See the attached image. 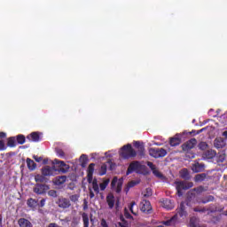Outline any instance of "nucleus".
I'll use <instances>...</instances> for the list:
<instances>
[{
    "instance_id": "obj_1",
    "label": "nucleus",
    "mask_w": 227,
    "mask_h": 227,
    "mask_svg": "<svg viewBox=\"0 0 227 227\" xmlns=\"http://www.w3.org/2000/svg\"><path fill=\"white\" fill-rule=\"evenodd\" d=\"M197 144L198 140H196V138H192L181 145V148L183 152L185 153V157L187 159H194V157H196L194 153H192L191 151L196 146Z\"/></svg>"
},
{
    "instance_id": "obj_2",
    "label": "nucleus",
    "mask_w": 227,
    "mask_h": 227,
    "mask_svg": "<svg viewBox=\"0 0 227 227\" xmlns=\"http://www.w3.org/2000/svg\"><path fill=\"white\" fill-rule=\"evenodd\" d=\"M120 155L122 159H132L137 155V153L132 148V145L127 144L121 148Z\"/></svg>"
},
{
    "instance_id": "obj_3",
    "label": "nucleus",
    "mask_w": 227,
    "mask_h": 227,
    "mask_svg": "<svg viewBox=\"0 0 227 227\" xmlns=\"http://www.w3.org/2000/svg\"><path fill=\"white\" fill-rule=\"evenodd\" d=\"M176 189L177 191V196L181 198V196H184L183 191H187L192 187V183H187L184 181H176Z\"/></svg>"
},
{
    "instance_id": "obj_4",
    "label": "nucleus",
    "mask_w": 227,
    "mask_h": 227,
    "mask_svg": "<svg viewBox=\"0 0 227 227\" xmlns=\"http://www.w3.org/2000/svg\"><path fill=\"white\" fill-rule=\"evenodd\" d=\"M149 155L154 159H160L168 155V151L164 148H151L149 149Z\"/></svg>"
},
{
    "instance_id": "obj_5",
    "label": "nucleus",
    "mask_w": 227,
    "mask_h": 227,
    "mask_svg": "<svg viewBox=\"0 0 227 227\" xmlns=\"http://www.w3.org/2000/svg\"><path fill=\"white\" fill-rule=\"evenodd\" d=\"M49 189V185L45 184H35V187L33 188V191L35 194L42 196L43 194H45V192H47Z\"/></svg>"
},
{
    "instance_id": "obj_6",
    "label": "nucleus",
    "mask_w": 227,
    "mask_h": 227,
    "mask_svg": "<svg viewBox=\"0 0 227 227\" xmlns=\"http://www.w3.org/2000/svg\"><path fill=\"white\" fill-rule=\"evenodd\" d=\"M140 210L143 212V214H152V203H150V200H144L140 203Z\"/></svg>"
},
{
    "instance_id": "obj_7",
    "label": "nucleus",
    "mask_w": 227,
    "mask_h": 227,
    "mask_svg": "<svg viewBox=\"0 0 227 227\" xmlns=\"http://www.w3.org/2000/svg\"><path fill=\"white\" fill-rule=\"evenodd\" d=\"M141 163L139 161H132L126 171V175H131L134 171L137 172L141 169Z\"/></svg>"
},
{
    "instance_id": "obj_8",
    "label": "nucleus",
    "mask_w": 227,
    "mask_h": 227,
    "mask_svg": "<svg viewBox=\"0 0 227 227\" xmlns=\"http://www.w3.org/2000/svg\"><path fill=\"white\" fill-rule=\"evenodd\" d=\"M58 207L59 208H70L72 207V203L70 202V200L65 197L59 198L57 201Z\"/></svg>"
},
{
    "instance_id": "obj_9",
    "label": "nucleus",
    "mask_w": 227,
    "mask_h": 227,
    "mask_svg": "<svg viewBox=\"0 0 227 227\" xmlns=\"http://www.w3.org/2000/svg\"><path fill=\"white\" fill-rule=\"evenodd\" d=\"M52 162H53V164H56L59 168H60V171L62 173H67L68 169H70V166L67 165V163H65V161H63V160H59L58 159H55V160H53Z\"/></svg>"
},
{
    "instance_id": "obj_10",
    "label": "nucleus",
    "mask_w": 227,
    "mask_h": 227,
    "mask_svg": "<svg viewBox=\"0 0 227 227\" xmlns=\"http://www.w3.org/2000/svg\"><path fill=\"white\" fill-rule=\"evenodd\" d=\"M217 153L214 150H207L204 153H202V159L204 160H210L214 159V157H216Z\"/></svg>"
},
{
    "instance_id": "obj_11",
    "label": "nucleus",
    "mask_w": 227,
    "mask_h": 227,
    "mask_svg": "<svg viewBox=\"0 0 227 227\" xmlns=\"http://www.w3.org/2000/svg\"><path fill=\"white\" fill-rule=\"evenodd\" d=\"M177 215L179 217H187V210L185 207V202H181L179 208H177Z\"/></svg>"
},
{
    "instance_id": "obj_12",
    "label": "nucleus",
    "mask_w": 227,
    "mask_h": 227,
    "mask_svg": "<svg viewBox=\"0 0 227 227\" xmlns=\"http://www.w3.org/2000/svg\"><path fill=\"white\" fill-rule=\"evenodd\" d=\"M214 146L217 150L224 148V146H226V142L223 139V137H217L214 141Z\"/></svg>"
},
{
    "instance_id": "obj_13",
    "label": "nucleus",
    "mask_w": 227,
    "mask_h": 227,
    "mask_svg": "<svg viewBox=\"0 0 227 227\" xmlns=\"http://www.w3.org/2000/svg\"><path fill=\"white\" fill-rule=\"evenodd\" d=\"M135 148H137L139 157H145V145L141 142L137 141L134 143Z\"/></svg>"
},
{
    "instance_id": "obj_14",
    "label": "nucleus",
    "mask_w": 227,
    "mask_h": 227,
    "mask_svg": "<svg viewBox=\"0 0 227 227\" xmlns=\"http://www.w3.org/2000/svg\"><path fill=\"white\" fill-rule=\"evenodd\" d=\"M162 207L163 208H166L167 210H173L175 208V205L169 199H164L162 201Z\"/></svg>"
},
{
    "instance_id": "obj_15",
    "label": "nucleus",
    "mask_w": 227,
    "mask_h": 227,
    "mask_svg": "<svg viewBox=\"0 0 227 227\" xmlns=\"http://www.w3.org/2000/svg\"><path fill=\"white\" fill-rule=\"evenodd\" d=\"M27 139L33 141L34 143H38L40 141V133L35 131L27 136Z\"/></svg>"
},
{
    "instance_id": "obj_16",
    "label": "nucleus",
    "mask_w": 227,
    "mask_h": 227,
    "mask_svg": "<svg viewBox=\"0 0 227 227\" xmlns=\"http://www.w3.org/2000/svg\"><path fill=\"white\" fill-rule=\"evenodd\" d=\"M54 171H56V169H54V168L46 166L43 168H42V175L43 176H51L54 174Z\"/></svg>"
},
{
    "instance_id": "obj_17",
    "label": "nucleus",
    "mask_w": 227,
    "mask_h": 227,
    "mask_svg": "<svg viewBox=\"0 0 227 227\" xmlns=\"http://www.w3.org/2000/svg\"><path fill=\"white\" fill-rule=\"evenodd\" d=\"M67 182V176H58L53 179L54 185H63Z\"/></svg>"
},
{
    "instance_id": "obj_18",
    "label": "nucleus",
    "mask_w": 227,
    "mask_h": 227,
    "mask_svg": "<svg viewBox=\"0 0 227 227\" xmlns=\"http://www.w3.org/2000/svg\"><path fill=\"white\" fill-rule=\"evenodd\" d=\"M18 224L20 227H33V223L26 218H20L18 220Z\"/></svg>"
},
{
    "instance_id": "obj_19",
    "label": "nucleus",
    "mask_w": 227,
    "mask_h": 227,
    "mask_svg": "<svg viewBox=\"0 0 227 227\" xmlns=\"http://www.w3.org/2000/svg\"><path fill=\"white\" fill-rule=\"evenodd\" d=\"M182 143V139L178 137V134L171 137L169 140L170 146H178Z\"/></svg>"
},
{
    "instance_id": "obj_20",
    "label": "nucleus",
    "mask_w": 227,
    "mask_h": 227,
    "mask_svg": "<svg viewBox=\"0 0 227 227\" xmlns=\"http://www.w3.org/2000/svg\"><path fill=\"white\" fill-rule=\"evenodd\" d=\"M192 169L193 173H200V171H203L205 169V165L201 163H195L192 166Z\"/></svg>"
},
{
    "instance_id": "obj_21",
    "label": "nucleus",
    "mask_w": 227,
    "mask_h": 227,
    "mask_svg": "<svg viewBox=\"0 0 227 227\" xmlns=\"http://www.w3.org/2000/svg\"><path fill=\"white\" fill-rule=\"evenodd\" d=\"M141 183V181L139 180H132V181H129L127 184V187L125 189L126 192H129V191L130 189H132V187H136V185H139V184Z\"/></svg>"
},
{
    "instance_id": "obj_22",
    "label": "nucleus",
    "mask_w": 227,
    "mask_h": 227,
    "mask_svg": "<svg viewBox=\"0 0 227 227\" xmlns=\"http://www.w3.org/2000/svg\"><path fill=\"white\" fill-rule=\"evenodd\" d=\"M27 205L30 208H36V207H38V200H36L33 198H30L27 200Z\"/></svg>"
},
{
    "instance_id": "obj_23",
    "label": "nucleus",
    "mask_w": 227,
    "mask_h": 227,
    "mask_svg": "<svg viewBox=\"0 0 227 227\" xmlns=\"http://www.w3.org/2000/svg\"><path fill=\"white\" fill-rule=\"evenodd\" d=\"M215 160H216L217 164H223V162H224V160H226V153H221L217 154L215 157Z\"/></svg>"
},
{
    "instance_id": "obj_24",
    "label": "nucleus",
    "mask_w": 227,
    "mask_h": 227,
    "mask_svg": "<svg viewBox=\"0 0 227 227\" xmlns=\"http://www.w3.org/2000/svg\"><path fill=\"white\" fill-rule=\"evenodd\" d=\"M27 166L30 171L36 169V163H35V160H31L30 158L27 159Z\"/></svg>"
},
{
    "instance_id": "obj_25",
    "label": "nucleus",
    "mask_w": 227,
    "mask_h": 227,
    "mask_svg": "<svg viewBox=\"0 0 227 227\" xmlns=\"http://www.w3.org/2000/svg\"><path fill=\"white\" fill-rule=\"evenodd\" d=\"M106 203L109 208H114V195L106 196Z\"/></svg>"
},
{
    "instance_id": "obj_26",
    "label": "nucleus",
    "mask_w": 227,
    "mask_h": 227,
    "mask_svg": "<svg viewBox=\"0 0 227 227\" xmlns=\"http://www.w3.org/2000/svg\"><path fill=\"white\" fill-rule=\"evenodd\" d=\"M180 176H181V178H184V180H189V178H191V175L189 174V170L187 168H183L180 171Z\"/></svg>"
},
{
    "instance_id": "obj_27",
    "label": "nucleus",
    "mask_w": 227,
    "mask_h": 227,
    "mask_svg": "<svg viewBox=\"0 0 227 227\" xmlns=\"http://www.w3.org/2000/svg\"><path fill=\"white\" fill-rule=\"evenodd\" d=\"M207 178V174L201 173V174H197L194 176V182L200 183V182H204V180Z\"/></svg>"
},
{
    "instance_id": "obj_28",
    "label": "nucleus",
    "mask_w": 227,
    "mask_h": 227,
    "mask_svg": "<svg viewBox=\"0 0 227 227\" xmlns=\"http://www.w3.org/2000/svg\"><path fill=\"white\" fill-rule=\"evenodd\" d=\"M15 137H10L7 140V146L10 148H15L17 146Z\"/></svg>"
},
{
    "instance_id": "obj_29",
    "label": "nucleus",
    "mask_w": 227,
    "mask_h": 227,
    "mask_svg": "<svg viewBox=\"0 0 227 227\" xmlns=\"http://www.w3.org/2000/svg\"><path fill=\"white\" fill-rule=\"evenodd\" d=\"M214 200H215V198H214V196L209 195L207 197L202 198L199 203H203V205H206V203H210V201H214Z\"/></svg>"
},
{
    "instance_id": "obj_30",
    "label": "nucleus",
    "mask_w": 227,
    "mask_h": 227,
    "mask_svg": "<svg viewBox=\"0 0 227 227\" xmlns=\"http://www.w3.org/2000/svg\"><path fill=\"white\" fill-rule=\"evenodd\" d=\"M92 189L96 194H99L100 192V188L98 187V181L97 178H94L92 181Z\"/></svg>"
},
{
    "instance_id": "obj_31",
    "label": "nucleus",
    "mask_w": 227,
    "mask_h": 227,
    "mask_svg": "<svg viewBox=\"0 0 227 227\" xmlns=\"http://www.w3.org/2000/svg\"><path fill=\"white\" fill-rule=\"evenodd\" d=\"M80 162H81L82 168H86V164H88V155L82 154L80 157Z\"/></svg>"
},
{
    "instance_id": "obj_32",
    "label": "nucleus",
    "mask_w": 227,
    "mask_h": 227,
    "mask_svg": "<svg viewBox=\"0 0 227 227\" xmlns=\"http://www.w3.org/2000/svg\"><path fill=\"white\" fill-rule=\"evenodd\" d=\"M82 217L83 221V227H90V217L88 216V214L82 213Z\"/></svg>"
},
{
    "instance_id": "obj_33",
    "label": "nucleus",
    "mask_w": 227,
    "mask_h": 227,
    "mask_svg": "<svg viewBox=\"0 0 227 227\" xmlns=\"http://www.w3.org/2000/svg\"><path fill=\"white\" fill-rule=\"evenodd\" d=\"M15 139L18 145H24L26 143V137L24 135H18Z\"/></svg>"
},
{
    "instance_id": "obj_34",
    "label": "nucleus",
    "mask_w": 227,
    "mask_h": 227,
    "mask_svg": "<svg viewBox=\"0 0 227 227\" xmlns=\"http://www.w3.org/2000/svg\"><path fill=\"white\" fill-rule=\"evenodd\" d=\"M107 173V164L103 163L99 170V176H104Z\"/></svg>"
},
{
    "instance_id": "obj_35",
    "label": "nucleus",
    "mask_w": 227,
    "mask_h": 227,
    "mask_svg": "<svg viewBox=\"0 0 227 227\" xmlns=\"http://www.w3.org/2000/svg\"><path fill=\"white\" fill-rule=\"evenodd\" d=\"M175 221H176V218L174 216V217L170 218L169 220L163 221L161 223L165 226H172V224H175Z\"/></svg>"
},
{
    "instance_id": "obj_36",
    "label": "nucleus",
    "mask_w": 227,
    "mask_h": 227,
    "mask_svg": "<svg viewBox=\"0 0 227 227\" xmlns=\"http://www.w3.org/2000/svg\"><path fill=\"white\" fill-rule=\"evenodd\" d=\"M55 152L57 153V156L59 157L60 159L66 158V154H65V152L63 151V149L56 148Z\"/></svg>"
},
{
    "instance_id": "obj_37",
    "label": "nucleus",
    "mask_w": 227,
    "mask_h": 227,
    "mask_svg": "<svg viewBox=\"0 0 227 227\" xmlns=\"http://www.w3.org/2000/svg\"><path fill=\"white\" fill-rule=\"evenodd\" d=\"M95 173V163H90L87 169V175H93Z\"/></svg>"
},
{
    "instance_id": "obj_38",
    "label": "nucleus",
    "mask_w": 227,
    "mask_h": 227,
    "mask_svg": "<svg viewBox=\"0 0 227 227\" xmlns=\"http://www.w3.org/2000/svg\"><path fill=\"white\" fill-rule=\"evenodd\" d=\"M107 185H109V179L105 180L103 183L99 184L100 191H106Z\"/></svg>"
},
{
    "instance_id": "obj_39",
    "label": "nucleus",
    "mask_w": 227,
    "mask_h": 227,
    "mask_svg": "<svg viewBox=\"0 0 227 227\" xmlns=\"http://www.w3.org/2000/svg\"><path fill=\"white\" fill-rule=\"evenodd\" d=\"M79 198H81V195H79V194H74V195L69 196V200L73 203H77L79 201Z\"/></svg>"
},
{
    "instance_id": "obj_40",
    "label": "nucleus",
    "mask_w": 227,
    "mask_h": 227,
    "mask_svg": "<svg viewBox=\"0 0 227 227\" xmlns=\"http://www.w3.org/2000/svg\"><path fill=\"white\" fill-rule=\"evenodd\" d=\"M198 226V219L196 217H192L190 219V227H197Z\"/></svg>"
},
{
    "instance_id": "obj_41",
    "label": "nucleus",
    "mask_w": 227,
    "mask_h": 227,
    "mask_svg": "<svg viewBox=\"0 0 227 227\" xmlns=\"http://www.w3.org/2000/svg\"><path fill=\"white\" fill-rule=\"evenodd\" d=\"M198 146L200 150H207L208 144H207V142H200Z\"/></svg>"
},
{
    "instance_id": "obj_42",
    "label": "nucleus",
    "mask_w": 227,
    "mask_h": 227,
    "mask_svg": "<svg viewBox=\"0 0 227 227\" xmlns=\"http://www.w3.org/2000/svg\"><path fill=\"white\" fill-rule=\"evenodd\" d=\"M153 194V192L152 191V188H146L145 189V193H144L145 198H150Z\"/></svg>"
},
{
    "instance_id": "obj_43",
    "label": "nucleus",
    "mask_w": 227,
    "mask_h": 227,
    "mask_svg": "<svg viewBox=\"0 0 227 227\" xmlns=\"http://www.w3.org/2000/svg\"><path fill=\"white\" fill-rule=\"evenodd\" d=\"M121 187H123V182H121V181L117 182V187H116L115 192L118 194H120V192H121Z\"/></svg>"
},
{
    "instance_id": "obj_44",
    "label": "nucleus",
    "mask_w": 227,
    "mask_h": 227,
    "mask_svg": "<svg viewBox=\"0 0 227 227\" xmlns=\"http://www.w3.org/2000/svg\"><path fill=\"white\" fill-rule=\"evenodd\" d=\"M35 182L43 183V182H45V176L43 175V176L37 175V176H35Z\"/></svg>"
},
{
    "instance_id": "obj_45",
    "label": "nucleus",
    "mask_w": 227,
    "mask_h": 227,
    "mask_svg": "<svg viewBox=\"0 0 227 227\" xmlns=\"http://www.w3.org/2000/svg\"><path fill=\"white\" fill-rule=\"evenodd\" d=\"M48 195L51 198H58V192L56 190H50Z\"/></svg>"
},
{
    "instance_id": "obj_46",
    "label": "nucleus",
    "mask_w": 227,
    "mask_h": 227,
    "mask_svg": "<svg viewBox=\"0 0 227 227\" xmlns=\"http://www.w3.org/2000/svg\"><path fill=\"white\" fill-rule=\"evenodd\" d=\"M134 207H136V201H132L129 205V210L133 215H137L136 212H134Z\"/></svg>"
},
{
    "instance_id": "obj_47",
    "label": "nucleus",
    "mask_w": 227,
    "mask_h": 227,
    "mask_svg": "<svg viewBox=\"0 0 227 227\" xmlns=\"http://www.w3.org/2000/svg\"><path fill=\"white\" fill-rule=\"evenodd\" d=\"M193 191H195V192H197V194H201V192H203L205 191V187L199 186L197 188H194Z\"/></svg>"
},
{
    "instance_id": "obj_48",
    "label": "nucleus",
    "mask_w": 227,
    "mask_h": 227,
    "mask_svg": "<svg viewBox=\"0 0 227 227\" xmlns=\"http://www.w3.org/2000/svg\"><path fill=\"white\" fill-rule=\"evenodd\" d=\"M193 212H200L201 214H204V212H207V208L205 207L200 208L197 207L193 208Z\"/></svg>"
},
{
    "instance_id": "obj_49",
    "label": "nucleus",
    "mask_w": 227,
    "mask_h": 227,
    "mask_svg": "<svg viewBox=\"0 0 227 227\" xmlns=\"http://www.w3.org/2000/svg\"><path fill=\"white\" fill-rule=\"evenodd\" d=\"M6 150V145L4 144V140H0V152Z\"/></svg>"
},
{
    "instance_id": "obj_50",
    "label": "nucleus",
    "mask_w": 227,
    "mask_h": 227,
    "mask_svg": "<svg viewBox=\"0 0 227 227\" xmlns=\"http://www.w3.org/2000/svg\"><path fill=\"white\" fill-rule=\"evenodd\" d=\"M153 175L155 176H157L158 178H162V173H160V171H159V170H153Z\"/></svg>"
},
{
    "instance_id": "obj_51",
    "label": "nucleus",
    "mask_w": 227,
    "mask_h": 227,
    "mask_svg": "<svg viewBox=\"0 0 227 227\" xmlns=\"http://www.w3.org/2000/svg\"><path fill=\"white\" fill-rule=\"evenodd\" d=\"M100 226L101 227H109V224L107 223V221H106V219H101V223H100Z\"/></svg>"
},
{
    "instance_id": "obj_52",
    "label": "nucleus",
    "mask_w": 227,
    "mask_h": 227,
    "mask_svg": "<svg viewBox=\"0 0 227 227\" xmlns=\"http://www.w3.org/2000/svg\"><path fill=\"white\" fill-rule=\"evenodd\" d=\"M124 216L126 217V219H134L132 215H130V213H129L127 209H125Z\"/></svg>"
},
{
    "instance_id": "obj_53",
    "label": "nucleus",
    "mask_w": 227,
    "mask_h": 227,
    "mask_svg": "<svg viewBox=\"0 0 227 227\" xmlns=\"http://www.w3.org/2000/svg\"><path fill=\"white\" fill-rule=\"evenodd\" d=\"M80 222H81V218H78V217H74L72 221L73 224H75V225L79 224Z\"/></svg>"
},
{
    "instance_id": "obj_54",
    "label": "nucleus",
    "mask_w": 227,
    "mask_h": 227,
    "mask_svg": "<svg viewBox=\"0 0 227 227\" xmlns=\"http://www.w3.org/2000/svg\"><path fill=\"white\" fill-rule=\"evenodd\" d=\"M33 159H35V162H42L43 160V158L36 155H34Z\"/></svg>"
},
{
    "instance_id": "obj_55",
    "label": "nucleus",
    "mask_w": 227,
    "mask_h": 227,
    "mask_svg": "<svg viewBox=\"0 0 227 227\" xmlns=\"http://www.w3.org/2000/svg\"><path fill=\"white\" fill-rule=\"evenodd\" d=\"M88 183L93 184V175L87 174Z\"/></svg>"
},
{
    "instance_id": "obj_56",
    "label": "nucleus",
    "mask_w": 227,
    "mask_h": 227,
    "mask_svg": "<svg viewBox=\"0 0 227 227\" xmlns=\"http://www.w3.org/2000/svg\"><path fill=\"white\" fill-rule=\"evenodd\" d=\"M116 184H118V177H114L111 183L112 187H114Z\"/></svg>"
},
{
    "instance_id": "obj_57",
    "label": "nucleus",
    "mask_w": 227,
    "mask_h": 227,
    "mask_svg": "<svg viewBox=\"0 0 227 227\" xmlns=\"http://www.w3.org/2000/svg\"><path fill=\"white\" fill-rule=\"evenodd\" d=\"M89 191H90L89 196L90 200H93V198H95V193L93 192V190H91V188H90Z\"/></svg>"
},
{
    "instance_id": "obj_58",
    "label": "nucleus",
    "mask_w": 227,
    "mask_h": 227,
    "mask_svg": "<svg viewBox=\"0 0 227 227\" xmlns=\"http://www.w3.org/2000/svg\"><path fill=\"white\" fill-rule=\"evenodd\" d=\"M45 201H46L45 199L41 200L40 204H39V207L41 208H43V207H45Z\"/></svg>"
},
{
    "instance_id": "obj_59",
    "label": "nucleus",
    "mask_w": 227,
    "mask_h": 227,
    "mask_svg": "<svg viewBox=\"0 0 227 227\" xmlns=\"http://www.w3.org/2000/svg\"><path fill=\"white\" fill-rule=\"evenodd\" d=\"M4 137H6V133H4V132H0V138H1V139H4Z\"/></svg>"
},
{
    "instance_id": "obj_60",
    "label": "nucleus",
    "mask_w": 227,
    "mask_h": 227,
    "mask_svg": "<svg viewBox=\"0 0 227 227\" xmlns=\"http://www.w3.org/2000/svg\"><path fill=\"white\" fill-rule=\"evenodd\" d=\"M204 130H205V129H201L198 130V131L196 132V134H201V132H203Z\"/></svg>"
},
{
    "instance_id": "obj_61",
    "label": "nucleus",
    "mask_w": 227,
    "mask_h": 227,
    "mask_svg": "<svg viewBox=\"0 0 227 227\" xmlns=\"http://www.w3.org/2000/svg\"><path fill=\"white\" fill-rule=\"evenodd\" d=\"M147 166H149V168H152V166H153V163L149 161V162L147 163Z\"/></svg>"
},
{
    "instance_id": "obj_62",
    "label": "nucleus",
    "mask_w": 227,
    "mask_h": 227,
    "mask_svg": "<svg viewBox=\"0 0 227 227\" xmlns=\"http://www.w3.org/2000/svg\"><path fill=\"white\" fill-rule=\"evenodd\" d=\"M47 162H49L48 160H43V164H47Z\"/></svg>"
},
{
    "instance_id": "obj_63",
    "label": "nucleus",
    "mask_w": 227,
    "mask_h": 227,
    "mask_svg": "<svg viewBox=\"0 0 227 227\" xmlns=\"http://www.w3.org/2000/svg\"><path fill=\"white\" fill-rule=\"evenodd\" d=\"M223 136H224V137L227 139V131H224V132H223Z\"/></svg>"
},
{
    "instance_id": "obj_64",
    "label": "nucleus",
    "mask_w": 227,
    "mask_h": 227,
    "mask_svg": "<svg viewBox=\"0 0 227 227\" xmlns=\"http://www.w3.org/2000/svg\"><path fill=\"white\" fill-rule=\"evenodd\" d=\"M68 189H70V191H74V188L68 186Z\"/></svg>"
}]
</instances>
